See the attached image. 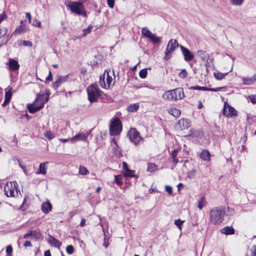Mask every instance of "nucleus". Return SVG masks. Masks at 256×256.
I'll return each instance as SVG.
<instances>
[{
  "label": "nucleus",
  "instance_id": "nucleus-1",
  "mask_svg": "<svg viewBox=\"0 0 256 256\" xmlns=\"http://www.w3.org/2000/svg\"><path fill=\"white\" fill-rule=\"evenodd\" d=\"M48 96H45L44 93L38 94L34 102L28 105V112L31 114H34L44 106V104L48 102Z\"/></svg>",
  "mask_w": 256,
  "mask_h": 256
},
{
  "label": "nucleus",
  "instance_id": "nucleus-2",
  "mask_svg": "<svg viewBox=\"0 0 256 256\" xmlns=\"http://www.w3.org/2000/svg\"><path fill=\"white\" fill-rule=\"evenodd\" d=\"M224 208L222 206L216 207L210 210V221L214 224H221L225 215Z\"/></svg>",
  "mask_w": 256,
  "mask_h": 256
},
{
  "label": "nucleus",
  "instance_id": "nucleus-3",
  "mask_svg": "<svg viewBox=\"0 0 256 256\" xmlns=\"http://www.w3.org/2000/svg\"><path fill=\"white\" fill-rule=\"evenodd\" d=\"M65 6L72 13L78 15L86 16V13L84 10L82 2H74L71 0H66L64 2Z\"/></svg>",
  "mask_w": 256,
  "mask_h": 256
},
{
  "label": "nucleus",
  "instance_id": "nucleus-4",
  "mask_svg": "<svg viewBox=\"0 0 256 256\" xmlns=\"http://www.w3.org/2000/svg\"><path fill=\"white\" fill-rule=\"evenodd\" d=\"M184 98V90L182 88H178L172 90L166 91L163 95L162 98L168 100H178Z\"/></svg>",
  "mask_w": 256,
  "mask_h": 256
},
{
  "label": "nucleus",
  "instance_id": "nucleus-5",
  "mask_svg": "<svg viewBox=\"0 0 256 256\" xmlns=\"http://www.w3.org/2000/svg\"><path fill=\"white\" fill-rule=\"evenodd\" d=\"M88 95V98L90 102L92 103L96 102L101 94V91L98 88L96 84H92L86 89Z\"/></svg>",
  "mask_w": 256,
  "mask_h": 256
},
{
  "label": "nucleus",
  "instance_id": "nucleus-6",
  "mask_svg": "<svg viewBox=\"0 0 256 256\" xmlns=\"http://www.w3.org/2000/svg\"><path fill=\"white\" fill-rule=\"evenodd\" d=\"M18 184L16 182L6 183L4 190L7 196L15 197L18 195Z\"/></svg>",
  "mask_w": 256,
  "mask_h": 256
},
{
  "label": "nucleus",
  "instance_id": "nucleus-7",
  "mask_svg": "<svg viewBox=\"0 0 256 256\" xmlns=\"http://www.w3.org/2000/svg\"><path fill=\"white\" fill-rule=\"evenodd\" d=\"M122 130V124L118 118H115L111 121L110 126V134L112 136L119 134Z\"/></svg>",
  "mask_w": 256,
  "mask_h": 256
},
{
  "label": "nucleus",
  "instance_id": "nucleus-8",
  "mask_svg": "<svg viewBox=\"0 0 256 256\" xmlns=\"http://www.w3.org/2000/svg\"><path fill=\"white\" fill-rule=\"evenodd\" d=\"M112 82V78L108 71H105L103 76H100L99 84L102 88L108 89L110 88Z\"/></svg>",
  "mask_w": 256,
  "mask_h": 256
},
{
  "label": "nucleus",
  "instance_id": "nucleus-9",
  "mask_svg": "<svg viewBox=\"0 0 256 256\" xmlns=\"http://www.w3.org/2000/svg\"><path fill=\"white\" fill-rule=\"evenodd\" d=\"M178 46V44L177 40H170L167 45L164 58L166 60L170 59L172 57V52H173L176 47Z\"/></svg>",
  "mask_w": 256,
  "mask_h": 256
},
{
  "label": "nucleus",
  "instance_id": "nucleus-10",
  "mask_svg": "<svg viewBox=\"0 0 256 256\" xmlns=\"http://www.w3.org/2000/svg\"><path fill=\"white\" fill-rule=\"evenodd\" d=\"M142 34L145 38H149L154 44L160 43V38L152 34L147 28L144 27L142 28Z\"/></svg>",
  "mask_w": 256,
  "mask_h": 256
},
{
  "label": "nucleus",
  "instance_id": "nucleus-11",
  "mask_svg": "<svg viewBox=\"0 0 256 256\" xmlns=\"http://www.w3.org/2000/svg\"><path fill=\"white\" fill-rule=\"evenodd\" d=\"M128 136L130 140L136 145L138 144L142 139L139 132L134 128H132L128 131Z\"/></svg>",
  "mask_w": 256,
  "mask_h": 256
},
{
  "label": "nucleus",
  "instance_id": "nucleus-12",
  "mask_svg": "<svg viewBox=\"0 0 256 256\" xmlns=\"http://www.w3.org/2000/svg\"><path fill=\"white\" fill-rule=\"evenodd\" d=\"M223 114L227 117H232L237 115V112L232 106H230L226 102L224 104Z\"/></svg>",
  "mask_w": 256,
  "mask_h": 256
},
{
  "label": "nucleus",
  "instance_id": "nucleus-13",
  "mask_svg": "<svg viewBox=\"0 0 256 256\" xmlns=\"http://www.w3.org/2000/svg\"><path fill=\"white\" fill-rule=\"evenodd\" d=\"M180 47L186 62H190L194 58V55L189 50L182 46H180Z\"/></svg>",
  "mask_w": 256,
  "mask_h": 256
},
{
  "label": "nucleus",
  "instance_id": "nucleus-14",
  "mask_svg": "<svg viewBox=\"0 0 256 256\" xmlns=\"http://www.w3.org/2000/svg\"><path fill=\"white\" fill-rule=\"evenodd\" d=\"M9 68L10 71H15L18 70L20 68V64L16 60L12 58H10L6 64Z\"/></svg>",
  "mask_w": 256,
  "mask_h": 256
},
{
  "label": "nucleus",
  "instance_id": "nucleus-15",
  "mask_svg": "<svg viewBox=\"0 0 256 256\" xmlns=\"http://www.w3.org/2000/svg\"><path fill=\"white\" fill-rule=\"evenodd\" d=\"M88 134H85L84 133H80L72 138L70 140L72 142H75L78 140L86 142L87 140Z\"/></svg>",
  "mask_w": 256,
  "mask_h": 256
},
{
  "label": "nucleus",
  "instance_id": "nucleus-16",
  "mask_svg": "<svg viewBox=\"0 0 256 256\" xmlns=\"http://www.w3.org/2000/svg\"><path fill=\"white\" fill-rule=\"evenodd\" d=\"M12 87H9L8 90L6 92L4 100L2 104L3 106L8 104L10 102L12 97Z\"/></svg>",
  "mask_w": 256,
  "mask_h": 256
},
{
  "label": "nucleus",
  "instance_id": "nucleus-17",
  "mask_svg": "<svg viewBox=\"0 0 256 256\" xmlns=\"http://www.w3.org/2000/svg\"><path fill=\"white\" fill-rule=\"evenodd\" d=\"M30 236H32L36 239L38 240L40 236V234L37 230H30L24 235V238L26 239Z\"/></svg>",
  "mask_w": 256,
  "mask_h": 256
},
{
  "label": "nucleus",
  "instance_id": "nucleus-18",
  "mask_svg": "<svg viewBox=\"0 0 256 256\" xmlns=\"http://www.w3.org/2000/svg\"><path fill=\"white\" fill-rule=\"evenodd\" d=\"M48 242L52 246H54L55 248H59L62 244L61 242L59 240H58L56 238H54V237L50 235H49V238H48Z\"/></svg>",
  "mask_w": 256,
  "mask_h": 256
},
{
  "label": "nucleus",
  "instance_id": "nucleus-19",
  "mask_svg": "<svg viewBox=\"0 0 256 256\" xmlns=\"http://www.w3.org/2000/svg\"><path fill=\"white\" fill-rule=\"evenodd\" d=\"M178 124L181 130L187 129L190 126V122L186 119L180 120L178 122Z\"/></svg>",
  "mask_w": 256,
  "mask_h": 256
},
{
  "label": "nucleus",
  "instance_id": "nucleus-20",
  "mask_svg": "<svg viewBox=\"0 0 256 256\" xmlns=\"http://www.w3.org/2000/svg\"><path fill=\"white\" fill-rule=\"evenodd\" d=\"M242 80L244 85L252 84L256 81V74L252 78L243 77Z\"/></svg>",
  "mask_w": 256,
  "mask_h": 256
},
{
  "label": "nucleus",
  "instance_id": "nucleus-21",
  "mask_svg": "<svg viewBox=\"0 0 256 256\" xmlns=\"http://www.w3.org/2000/svg\"><path fill=\"white\" fill-rule=\"evenodd\" d=\"M52 206L50 202H46L42 204V210L44 214H48L52 210Z\"/></svg>",
  "mask_w": 256,
  "mask_h": 256
},
{
  "label": "nucleus",
  "instance_id": "nucleus-22",
  "mask_svg": "<svg viewBox=\"0 0 256 256\" xmlns=\"http://www.w3.org/2000/svg\"><path fill=\"white\" fill-rule=\"evenodd\" d=\"M48 164V162L40 164L39 166L38 170L36 172V174H46L47 168L46 166Z\"/></svg>",
  "mask_w": 256,
  "mask_h": 256
},
{
  "label": "nucleus",
  "instance_id": "nucleus-23",
  "mask_svg": "<svg viewBox=\"0 0 256 256\" xmlns=\"http://www.w3.org/2000/svg\"><path fill=\"white\" fill-rule=\"evenodd\" d=\"M220 232L224 234L229 235L234 234L235 230L232 226H226L221 229Z\"/></svg>",
  "mask_w": 256,
  "mask_h": 256
},
{
  "label": "nucleus",
  "instance_id": "nucleus-24",
  "mask_svg": "<svg viewBox=\"0 0 256 256\" xmlns=\"http://www.w3.org/2000/svg\"><path fill=\"white\" fill-rule=\"evenodd\" d=\"M233 70L232 66L230 68V70L226 73H222L220 72H214V77L218 80H222L229 72H232Z\"/></svg>",
  "mask_w": 256,
  "mask_h": 256
},
{
  "label": "nucleus",
  "instance_id": "nucleus-25",
  "mask_svg": "<svg viewBox=\"0 0 256 256\" xmlns=\"http://www.w3.org/2000/svg\"><path fill=\"white\" fill-rule=\"evenodd\" d=\"M28 30V29L27 28L26 25H20L19 26H18L14 32V34L18 35L22 33L26 32Z\"/></svg>",
  "mask_w": 256,
  "mask_h": 256
},
{
  "label": "nucleus",
  "instance_id": "nucleus-26",
  "mask_svg": "<svg viewBox=\"0 0 256 256\" xmlns=\"http://www.w3.org/2000/svg\"><path fill=\"white\" fill-rule=\"evenodd\" d=\"M168 113L172 115L174 117L178 118L180 116L181 112L180 110L176 108H172L168 110Z\"/></svg>",
  "mask_w": 256,
  "mask_h": 256
},
{
  "label": "nucleus",
  "instance_id": "nucleus-27",
  "mask_svg": "<svg viewBox=\"0 0 256 256\" xmlns=\"http://www.w3.org/2000/svg\"><path fill=\"white\" fill-rule=\"evenodd\" d=\"M210 154L208 150H204L200 154V157L204 160H210Z\"/></svg>",
  "mask_w": 256,
  "mask_h": 256
},
{
  "label": "nucleus",
  "instance_id": "nucleus-28",
  "mask_svg": "<svg viewBox=\"0 0 256 256\" xmlns=\"http://www.w3.org/2000/svg\"><path fill=\"white\" fill-rule=\"evenodd\" d=\"M197 56H200L202 60H207L208 58V54L206 52L199 50L197 52Z\"/></svg>",
  "mask_w": 256,
  "mask_h": 256
},
{
  "label": "nucleus",
  "instance_id": "nucleus-29",
  "mask_svg": "<svg viewBox=\"0 0 256 256\" xmlns=\"http://www.w3.org/2000/svg\"><path fill=\"white\" fill-rule=\"evenodd\" d=\"M139 108V105L138 104H134L128 106L127 110L129 112H136Z\"/></svg>",
  "mask_w": 256,
  "mask_h": 256
},
{
  "label": "nucleus",
  "instance_id": "nucleus-30",
  "mask_svg": "<svg viewBox=\"0 0 256 256\" xmlns=\"http://www.w3.org/2000/svg\"><path fill=\"white\" fill-rule=\"evenodd\" d=\"M244 0H230V4L234 6H240L242 5Z\"/></svg>",
  "mask_w": 256,
  "mask_h": 256
},
{
  "label": "nucleus",
  "instance_id": "nucleus-31",
  "mask_svg": "<svg viewBox=\"0 0 256 256\" xmlns=\"http://www.w3.org/2000/svg\"><path fill=\"white\" fill-rule=\"evenodd\" d=\"M79 174L81 175H87L89 174L88 170L84 166H80L79 168Z\"/></svg>",
  "mask_w": 256,
  "mask_h": 256
},
{
  "label": "nucleus",
  "instance_id": "nucleus-32",
  "mask_svg": "<svg viewBox=\"0 0 256 256\" xmlns=\"http://www.w3.org/2000/svg\"><path fill=\"white\" fill-rule=\"evenodd\" d=\"M157 170V166L153 163L148 164L147 170L150 172H154Z\"/></svg>",
  "mask_w": 256,
  "mask_h": 256
},
{
  "label": "nucleus",
  "instance_id": "nucleus-33",
  "mask_svg": "<svg viewBox=\"0 0 256 256\" xmlns=\"http://www.w3.org/2000/svg\"><path fill=\"white\" fill-rule=\"evenodd\" d=\"M122 177L120 175L114 176V182L119 186L122 184Z\"/></svg>",
  "mask_w": 256,
  "mask_h": 256
},
{
  "label": "nucleus",
  "instance_id": "nucleus-34",
  "mask_svg": "<svg viewBox=\"0 0 256 256\" xmlns=\"http://www.w3.org/2000/svg\"><path fill=\"white\" fill-rule=\"evenodd\" d=\"M44 135L46 138H48L50 140H52L55 137L54 134L50 130L45 132Z\"/></svg>",
  "mask_w": 256,
  "mask_h": 256
},
{
  "label": "nucleus",
  "instance_id": "nucleus-35",
  "mask_svg": "<svg viewBox=\"0 0 256 256\" xmlns=\"http://www.w3.org/2000/svg\"><path fill=\"white\" fill-rule=\"evenodd\" d=\"M124 176L125 177H134V171L130 170L129 168L125 171L124 173Z\"/></svg>",
  "mask_w": 256,
  "mask_h": 256
},
{
  "label": "nucleus",
  "instance_id": "nucleus-36",
  "mask_svg": "<svg viewBox=\"0 0 256 256\" xmlns=\"http://www.w3.org/2000/svg\"><path fill=\"white\" fill-rule=\"evenodd\" d=\"M178 152V150H174L172 154V156L173 159V162L175 163V164H176L178 162V159L176 158Z\"/></svg>",
  "mask_w": 256,
  "mask_h": 256
},
{
  "label": "nucleus",
  "instance_id": "nucleus-37",
  "mask_svg": "<svg viewBox=\"0 0 256 256\" xmlns=\"http://www.w3.org/2000/svg\"><path fill=\"white\" fill-rule=\"evenodd\" d=\"M206 205V201L204 198L202 197L198 201V208L202 210Z\"/></svg>",
  "mask_w": 256,
  "mask_h": 256
},
{
  "label": "nucleus",
  "instance_id": "nucleus-38",
  "mask_svg": "<svg viewBox=\"0 0 256 256\" xmlns=\"http://www.w3.org/2000/svg\"><path fill=\"white\" fill-rule=\"evenodd\" d=\"M196 170H192L190 171H188V176H187V177L189 178V179H192V178H193L195 175H196Z\"/></svg>",
  "mask_w": 256,
  "mask_h": 256
},
{
  "label": "nucleus",
  "instance_id": "nucleus-39",
  "mask_svg": "<svg viewBox=\"0 0 256 256\" xmlns=\"http://www.w3.org/2000/svg\"><path fill=\"white\" fill-rule=\"evenodd\" d=\"M147 74V70L146 68H144L140 70L139 72V76L141 78H146Z\"/></svg>",
  "mask_w": 256,
  "mask_h": 256
},
{
  "label": "nucleus",
  "instance_id": "nucleus-40",
  "mask_svg": "<svg viewBox=\"0 0 256 256\" xmlns=\"http://www.w3.org/2000/svg\"><path fill=\"white\" fill-rule=\"evenodd\" d=\"M190 90H206L208 89V88L205 86H192L190 88Z\"/></svg>",
  "mask_w": 256,
  "mask_h": 256
},
{
  "label": "nucleus",
  "instance_id": "nucleus-41",
  "mask_svg": "<svg viewBox=\"0 0 256 256\" xmlns=\"http://www.w3.org/2000/svg\"><path fill=\"white\" fill-rule=\"evenodd\" d=\"M92 28V26H89L87 28L83 30V36H86L87 34L90 32Z\"/></svg>",
  "mask_w": 256,
  "mask_h": 256
},
{
  "label": "nucleus",
  "instance_id": "nucleus-42",
  "mask_svg": "<svg viewBox=\"0 0 256 256\" xmlns=\"http://www.w3.org/2000/svg\"><path fill=\"white\" fill-rule=\"evenodd\" d=\"M66 252L68 254H72L74 252V248L72 245H69L66 248Z\"/></svg>",
  "mask_w": 256,
  "mask_h": 256
},
{
  "label": "nucleus",
  "instance_id": "nucleus-43",
  "mask_svg": "<svg viewBox=\"0 0 256 256\" xmlns=\"http://www.w3.org/2000/svg\"><path fill=\"white\" fill-rule=\"evenodd\" d=\"M188 72L185 69L182 70L180 72L179 74V76L182 78H184L187 76Z\"/></svg>",
  "mask_w": 256,
  "mask_h": 256
},
{
  "label": "nucleus",
  "instance_id": "nucleus-44",
  "mask_svg": "<svg viewBox=\"0 0 256 256\" xmlns=\"http://www.w3.org/2000/svg\"><path fill=\"white\" fill-rule=\"evenodd\" d=\"M68 75L64 76H60L58 77V80L59 81H60L61 84H62L63 82H66L68 80Z\"/></svg>",
  "mask_w": 256,
  "mask_h": 256
},
{
  "label": "nucleus",
  "instance_id": "nucleus-45",
  "mask_svg": "<svg viewBox=\"0 0 256 256\" xmlns=\"http://www.w3.org/2000/svg\"><path fill=\"white\" fill-rule=\"evenodd\" d=\"M7 32V28L5 27L0 28V38L4 36Z\"/></svg>",
  "mask_w": 256,
  "mask_h": 256
},
{
  "label": "nucleus",
  "instance_id": "nucleus-46",
  "mask_svg": "<svg viewBox=\"0 0 256 256\" xmlns=\"http://www.w3.org/2000/svg\"><path fill=\"white\" fill-rule=\"evenodd\" d=\"M20 43H22L24 46H27L29 47L32 46V43L28 40H22L20 41Z\"/></svg>",
  "mask_w": 256,
  "mask_h": 256
},
{
  "label": "nucleus",
  "instance_id": "nucleus-47",
  "mask_svg": "<svg viewBox=\"0 0 256 256\" xmlns=\"http://www.w3.org/2000/svg\"><path fill=\"white\" fill-rule=\"evenodd\" d=\"M12 252V248L11 246H8L6 248V252L7 256H10Z\"/></svg>",
  "mask_w": 256,
  "mask_h": 256
},
{
  "label": "nucleus",
  "instance_id": "nucleus-48",
  "mask_svg": "<svg viewBox=\"0 0 256 256\" xmlns=\"http://www.w3.org/2000/svg\"><path fill=\"white\" fill-rule=\"evenodd\" d=\"M32 24L35 26L38 27V28H42L41 22L40 20H34L32 22Z\"/></svg>",
  "mask_w": 256,
  "mask_h": 256
},
{
  "label": "nucleus",
  "instance_id": "nucleus-49",
  "mask_svg": "<svg viewBox=\"0 0 256 256\" xmlns=\"http://www.w3.org/2000/svg\"><path fill=\"white\" fill-rule=\"evenodd\" d=\"M184 220H181L180 219L174 221V224L180 228L181 229V226L184 222Z\"/></svg>",
  "mask_w": 256,
  "mask_h": 256
},
{
  "label": "nucleus",
  "instance_id": "nucleus-50",
  "mask_svg": "<svg viewBox=\"0 0 256 256\" xmlns=\"http://www.w3.org/2000/svg\"><path fill=\"white\" fill-rule=\"evenodd\" d=\"M165 190L169 194H172V188L170 186H166Z\"/></svg>",
  "mask_w": 256,
  "mask_h": 256
},
{
  "label": "nucleus",
  "instance_id": "nucleus-51",
  "mask_svg": "<svg viewBox=\"0 0 256 256\" xmlns=\"http://www.w3.org/2000/svg\"><path fill=\"white\" fill-rule=\"evenodd\" d=\"M61 82L58 80H57L52 84L54 88L56 90L58 87L61 84Z\"/></svg>",
  "mask_w": 256,
  "mask_h": 256
},
{
  "label": "nucleus",
  "instance_id": "nucleus-52",
  "mask_svg": "<svg viewBox=\"0 0 256 256\" xmlns=\"http://www.w3.org/2000/svg\"><path fill=\"white\" fill-rule=\"evenodd\" d=\"M107 3L110 8H114V0H108Z\"/></svg>",
  "mask_w": 256,
  "mask_h": 256
},
{
  "label": "nucleus",
  "instance_id": "nucleus-53",
  "mask_svg": "<svg viewBox=\"0 0 256 256\" xmlns=\"http://www.w3.org/2000/svg\"><path fill=\"white\" fill-rule=\"evenodd\" d=\"M52 76L50 71L49 72L48 76L46 78V82H48L52 80Z\"/></svg>",
  "mask_w": 256,
  "mask_h": 256
},
{
  "label": "nucleus",
  "instance_id": "nucleus-54",
  "mask_svg": "<svg viewBox=\"0 0 256 256\" xmlns=\"http://www.w3.org/2000/svg\"><path fill=\"white\" fill-rule=\"evenodd\" d=\"M224 88V87H218L216 88H208L206 90H210L212 92H218L220 90Z\"/></svg>",
  "mask_w": 256,
  "mask_h": 256
},
{
  "label": "nucleus",
  "instance_id": "nucleus-55",
  "mask_svg": "<svg viewBox=\"0 0 256 256\" xmlns=\"http://www.w3.org/2000/svg\"><path fill=\"white\" fill-rule=\"evenodd\" d=\"M250 251L252 252L250 256H256V245L253 246Z\"/></svg>",
  "mask_w": 256,
  "mask_h": 256
},
{
  "label": "nucleus",
  "instance_id": "nucleus-56",
  "mask_svg": "<svg viewBox=\"0 0 256 256\" xmlns=\"http://www.w3.org/2000/svg\"><path fill=\"white\" fill-rule=\"evenodd\" d=\"M249 98L253 104L256 103V95H252L249 96Z\"/></svg>",
  "mask_w": 256,
  "mask_h": 256
},
{
  "label": "nucleus",
  "instance_id": "nucleus-57",
  "mask_svg": "<svg viewBox=\"0 0 256 256\" xmlns=\"http://www.w3.org/2000/svg\"><path fill=\"white\" fill-rule=\"evenodd\" d=\"M24 246L25 247H27V246L32 247V243H31V242L30 241L26 240V241L24 242Z\"/></svg>",
  "mask_w": 256,
  "mask_h": 256
},
{
  "label": "nucleus",
  "instance_id": "nucleus-58",
  "mask_svg": "<svg viewBox=\"0 0 256 256\" xmlns=\"http://www.w3.org/2000/svg\"><path fill=\"white\" fill-rule=\"evenodd\" d=\"M26 18L28 19V22L30 23H32V16H31V14L29 12H26Z\"/></svg>",
  "mask_w": 256,
  "mask_h": 256
},
{
  "label": "nucleus",
  "instance_id": "nucleus-59",
  "mask_svg": "<svg viewBox=\"0 0 256 256\" xmlns=\"http://www.w3.org/2000/svg\"><path fill=\"white\" fill-rule=\"evenodd\" d=\"M6 18V15L4 12H3L0 14V23Z\"/></svg>",
  "mask_w": 256,
  "mask_h": 256
},
{
  "label": "nucleus",
  "instance_id": "nucleus-60",
  "mask_svg": "<svg viewBox=\"0 0 256 256\" xmlns=\"http://www.w3.org/2000/svg\"><path fill=\"white\" fill-rule=\"evenodd\" d=\"M108 240L106 239V238H104V246L106 248H107L108 246Z\"/></svg>",
  "mask_w": 256,
  "mask_h": 256
},
{
  "label": "nucleus",
  "instance_id": "nucleus-61",
  "mask_svg": "<svg viewBox=\"0 0 256 256\" xmlns=\"http://www.w3.org/2000/svg\"><path fill=\"white\" fill-rule=\"evenodd\" d=\"M122 167H123V169L126 171L128 169V164L126 162H122Z\"/></svg>",
  "mask_w": 256,
  "mask_h": 256
},
{
  "label": "nucleus",
  "instance_id": "nucleus-62",
  "mask_svg": "<svg viewBox=\"0 0 256 256\" xmlns=\"http://www.w3.org/2000/svg\"><path fill=\"white\" fill-rule=\"evenodd\" d=\"M80 225L82 227H84L86 225V220L84 218L82 219Z\"/></svg>",
  "mask_w": 256,
  "mask_h": 256
},
{
  "label": "nucleus",
  "instance_id": "nucleus-63",
  "mask_svg": "<svg viewBox=\"0 0 256 256\" xmlns=\"http://www.w3.org/2000/svg\"><path fill=\"white\" fill-rule=\"evenodd\" d=\"M150 194H152L155 192H157L158 190L156 188H151L148 190Z\"/></svg>",
  "mask_w": 256,
  "mask_h": 256
},
{
  "label": "nucleus",
  "instance_id": "nucleus-64",
  "mask_svg": "<svg viewBox=\"0 0 256 256\" xmlns=\"http://www.w3.org/2000/svg\"><path fill=\"white\" fill-rule=\"evenodd\" d=\"M44 256H52L50 250H47L44 252Z\"/></svg>",
  "mask_w": 256,
  "mask_h": 256
}]
</instances>
